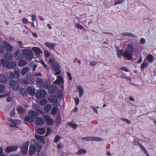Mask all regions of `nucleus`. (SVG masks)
<instances>
[{
  "instance_id": "nucleus-1",
  "label": "nucleus",
  "mask_w": 156,
  "mask_h": 156,
  "mask_svg": "<svg viewBox=\"0 0 156 156\" xmlns=\"http://www.w3.org/2000/svg\"><path fill=\"white\" fill-rule=\"evenodd\" d=\"M133 51L134 49L132 45L131 44H129L127 49L123 53V55L127 60H133L132 54Z\"/></svg>"
},
{
  "instance_id": "nucleus-2",
  "label": "nucleus",
  "mask_w": 156,
  "mask_h": 156,
  "mask_svg": "<svg viewBox=\"0 0 156 156\" xmlns=\"http://www.w3.org/2000/svg\"><path fill=\"white\" fill-rule=\"evenodd\" d=\"M38 114L34 111H30L28 115L25 117L24 121L29 122H33L35 119L38 116Z\"/></svg>"
},
{
  "instance_id": "nucleus-3",
  "label": "nucleus",
  "mask_w": 156,
  "mask_h": 156,
  "mask_svg": "<svg viewBox=\"0 0 156 156\" xmlns=\"http://www.w3.org/2000/svg\"><path fill=\"white\" fill-rule=\"evenodd\" d=\"M2 65L5 67L9 69H12L15 67L16 66V62L13 61H8L5 59L1 60Z\"/></svg>"
},
{
  "instance_id": "nucleus-4",
  "label": "nucleus",
  "mask_w": 156,
  "mask_h": 156,
  "mask_svg": "<svg viewBox=\"0 0 156 156\" xmlns=\"http://www.w3.org/2000/svg\"><path fill=\"white\" fill-rule=\"evenodd\" d=\"M22 52L25 58L28 61H30L34 58V54L32 51L29 49H23Z\"/></svg>"
},
{
  "instance_id": "nucleus-5",
  "label": "nucleus",
  "mask_w": 156,
  "mask_h": 156,
  "mask_svg": "<svg viewBox=\"0 0 156 156\" xmlns=\"http://www.w3.org/2000/svg\"><path fill=\"white\" fill-rule=\"evenodd\" d=\"M48 100L51 103H57L56 105L57 106L60 105L59 103L58 102V98L57 96L56 95H52L48 98Z\"/></svg>"
},
{
  "instance_id": "nucleus-6",
  "label": "nucleus",
  "mask_w": 156,
  "mask_h": 156,
  "mask_svg": "<svg viewBox=\"0 0 156 156\" xmlns=\"http://www.w3.org/2000/svg\"><path fill=\"white\" fill-rule=\"evenodd\" d=\"M51 67L55 71L54 73L55 75H56L61 73L59 65L57 62L52 64Z\"/></svg>"
},
{
  "instance_id": "nucleus-7",
  "label": "nucleus",
  "mask_w": 156,
  "mask_h": 156,
  "mask_svg": "<svg viewBox=\"0 0 156 156\" xmlns=\"http://www.w3.org/2000/svg\"><path fill=\"white\" fill-rule=\"evenodd\" d=\"M9 84L11 87L14 90H18L19 88V85L16 81L11 80L9 82Z\"/></svg>"
},
{
  "instance_id": "nucleus-8",
  "label": "nucleus",
  "mask_w": 156,
  "mask_h": 156,
  "mask_svg": "<svg viewBox=\"0 0 156 156\" xmlns=\"http://www.w3.org/2000/svg\"><path fill=\"white\" fill-rule=\"evenodd\" d=\"M46 94V91L43 89L37 90L35 94L36 97L37 98H41L44 97Z\"/></svg>"
},
{
  "instance_id": "nucleus-9",
  "label": "nucleus",
  "mask_w": 156,
  "mask_h": 156,
  "mask_svg": "<svg viewBox=\"0 0 156 156\" xmlns=\"http://www.w3.org/2000/svg\"><path fill=\"white\" fill-rule=\"evenodd\" d=\"M2 47L4 48L7 51H12L13 50V48L12 46L8 42L5 41L2 42Z\"/></svg>"
},
{
  "instance_id": "nucleus-10",
  "label": "nucleus",
  "mask_w": 156,
  "mask_h": 156,
  "mask_svg": "<svg viewBox=\"0 0 156 156\" xmlns=\"http://www.w3.org/2000/svg\"><path fill=\"white\" fill-rule=\"evenodd\" d=\"M29 144L28 142H26L23 144L21 147V151L24 154H26L27 152Z\"/></svg>"
},
{
  "instance_id": "nucleus-11",
  "label": "nucleus",
  "mask_w": 156,
  "mask_h": 156,
  "mask_svg": "<svg viewBox=\"0 0 156 156\" xmlns=\"http://www.w3.org/2000/svg\"><path fill=\"white\" fill-rule=\"evenodd\" d=\"M9 121L10 123L9 124L10 126L13 127H17V125L21 123V122L19 120H13L11 119H9Z\"/></svg>"
},
{
  "instance_id": "nucleus-12",
  "label": "nucleus",
  "mask_w": 156,
  "mask_h": 156,
  "mask_svg": "<svg viewBox=\"0 0 156 156\" xmlns=\"http://www.w3.org/2000/svg\"><path fill=\"white\" fill-rule=\"evenodd\" d=\"M83 140L88 141H100L101 139L97 137H86L82 138Z\"/></svg>"
},
{
  "instance_id": "nucleus-13",
  "label": "nucleus",
  "mask_w": 156,
  "mask_h": 156,
  "mask_svg": "<svg viewBox=\"0 0 156 156\" xmlns=\"http://www.w3.org/2000/svg\"><path fill=\"white\" fill-rule=\"evenodd\" d=\"M64 83V81L63 78L61 76H58L57 77V79L54 82V83L56 84H62V88L63 87L62 84Z\"/></svg>"
},
{
  "instance_id": "nucleus-14",
  "label": "nucleus",
  "mask_w": 156,
  "mask_h": 156,
  "mask_svg": "<svg viewBox=\"0 0 156 156\" xmlns=\"http://www.w3.org/2000/svg\"><path fill=\"white\" fill-rule=\"evenodd\" d=\"M35 79L33 76H30L24 80L23 83L25 84H29L33 83L35 81Z\"/></svg>"
},
{
  "instance_id": "nucleus-15",
  "label": "nucleus",
  "mask_w": 156,
  "mask_h": 156,
  "mask_svg": "<svg viewBox=\"0 0 156 156\" xmlns=\"http://www.w3.org/2000/svg\"><path fill=\"white\" fill-rule=\"evenodd\" d=\"M44 44L46 46L49 48L51 50H54L56 44L54 43H51L50 42H47L45 43Z\"/></svg>"
},
{
  "instance_id": "nucleus-16",
  "label": "nucleus",
  "mask_w": 156,
  "mask_h": 156,
  "mask_svg": "<svg viewBox=\"0 0 156 156\" xmlns=\"http://www.w3.org/2000/svg\"><path fill=\"white\" fill-rule=\"evenodd\" d=\"M48 124L49 125H52L54 123L53 120L48 115H45L44 117Z\"/></svg>"
},
{
  "instance_id": "nucleus-17",
  "label": "nucleus",
  "mask_w": 156,
  "mask_h": 156,
  "mask_svg": "<svg viewBox=\"0 0 156 156\" xmlns=\"http://www.w3.org/2000/svg\"><path fill=\"white\" fill-rule=\"evenodd\" d=\"M44 122V121L43 119L40 117H38L36 119L35 121V124L36 125H42Z\"/></svg>"
},
{
  "instance_id": "nucleus-18",
  "label": "nucleus",
  "mask_w": 156,
  "mask_h": 156,
  "mask_svg": "<svg viewBox=\"0 0 156 156\" xmlns=\"http://www.w3.org/2000/svg\"><path fill=\"white\" fill-rule=\"evenodd\" d=\"M14 56L17 60L21 59L23 58V55L18 51H16L15 53Z\"/></svg>"
},
{
  "instance_id": "nucleus-19",
  "label": "nucleus",
  "mask_w": 156,
  "mask_h": 156,
  "mask_svg": "<svg viewBox=\"0 0 156 156\" xmlns=\"http://www.w3.org/2000/svg\"><path fill=\"white\" fill-rule=\"evenodd\" d=\"M17 148L16 146H9L5 148V151L7 152H10L16 151Z\"/></svg>"
},
{
  "instance_id": "nucleus-20",
  "label": "nucleus",
  "mask_w": 156,
  "mask_h": 156,
  "mask_svg": "<svg viewBox=\"0 0 156 156\" xmlns=\"http://www.w3.org/2000/svg\"><path fill=\"white\" fill-rule=\"evenodd\" d=\"M57 89V87L55 85H53L49 88L48 91L49 94H52L56 92Z\"/></svg>"
},
{
  "instance_id": "nucleus-21",
  "label": "nucleus",
  "mask_w": 156,
  "mask_h": 156,
  "mask_svg": "<svg viewBox=\"0 0 156 156\" xmlns=\"http://www.w3.org/2000/svg\"><path fill=\"white\" fill-rule=\"evenodd\" d=\"M4 57L5 58L8 60L12 59L13 58V55L9 52H7L4 54Z\"/></svg>"
},
{
  "instance_id": "nucleus-22",
  "label": "nucleus",
  "mask_w": 156,
  "mask_h": 156,
  "mask_svg": "<svg viewBox=\"0 0 156 156\" xmlns=\"http://www.w3.org/2000/svg\"><path fill=\"white\" fill-rule=\"evenodd\" d=\"M43 80L40 78L36 77V85L39 87H41Z\"/></svg>"
},
{
  "instance_id": "nucleus-23",
  "label": "nucleus",
  "mask_w": 156,
  "mask_h": 156,
  "mask_svg": "<svg viewBox=\"0 0 156 156\" xmlns=\"http://www.w3.org/2000/svg\"><path fill=\"white\" fill-rule=\"evenodd\" d=\"M27 90L28 94L30 95H34L35 92L34 88V87L30 86H29L27 87Z\"/></svg>"
},
{
  "instance_id": "nucleus-24",
  "label": "nucleus",
  "mask_w": 156,
  "mask_h": 156,
  "mask_svg": "<svg viewBox=\"0 0 156 156\" xmlns=\"http://www.w3.org/2000/svg\"><path fill=\"white\" fill-rule=\"evenodd\" d=\"M32 50L35 52L36 55H40L43 53L42 51L40 48L33 47Z\"/></svg>"
},
{
  "instance_id": "nucleus-25",
  "label": "nucleus",
  "mask_w": 156,
  "mask_h": 156,
  "mask_svg": "<svg viewBox=\"0 0 156 156\" xmlns=\"http://www.w3.org/2000/svg\"><path fill=\"white\" fill-rule=\"evenodd\" d=\"M36 149L34 145H32L30 146L29 150V154L32 155H33L35 152Z\"/></svg>"
},
{
  "instance_id": "nucleus-26",
  "label": "nucleus",
  "mask_w": 156,
  "mask_h": 156,
  "mask_svg": "<svg viewBox=\"0 0 156 156\" xmlns=\"http://www.w3.org/2000/svg\"><path fill=\"white\" fill-rule=\"evenodd\" d=\"M30 68L27 67H23L22 70L21 74L22 76L25 75L29 70Z\"/></svg>"
},
{
  "instance_id": "nucleus-27",
  "label": "nucleus",
  "mask_w": 156,
  "mask_h": 156,
  "mask_svg": "<svg viewBox=\"0 0 156 156\" xmlns=\"http://www.w3.org/2000/svg\"><path fill=\"white\" fill-rule=\"evenodd\" d=\"M117 54L118 57L121 58L122 56L123 55L122 50H120L119 47H116Z\"/></svg>"
},
{
  "instance_id": "nucleus-28",
  "label": "nucleus",
  "mask_w": 156,
  "mask_h": 156,
  "mask_svg": "<svg viewBox=\"0 0 156 156\" xmlns=\"http://www.w3.org/2000/svg\"><path fill=\"white\" fill-rule=\"evenodd\" d=\"M27 64V62L23 60H20L18 62V65L21 67L26 66Z\"/></svg>"
},
{
  "instance_id": "nucleus-29",
  "label": "nucleus",
  "mask_w": 156,
  "mask_h": 156,
  "mask_svg": "<svg viewBox=\"0 0 156 156\" xmlns=\"http://www.w3.org/2000/svg\"><path fill=\"white\" fill-rule=\"evenodd\" d=\"M7 81V79L4 75L0 74V82L5 83Z\"/></svg>"
},
{
  "instance_id": "nucleus-30",
  "label": "nucleus",
  "mask_w": 156,
  "mask_h": 156,
  "mask_svg": "<svg viewBox=\"0 0 156 156\" xmlns=\"http://www.w3.org/2000/svg\"><path fill=\"white\" fill-rule=\"evenodd\" d=\"M51 105L50 104H47L44 107V111L46 113H48L51 110Z\"/></svg>"
},
{
  "instance_id": "nucleus-31",
  "label": "nucleus",
  "mask_w": 156,
  "mask_h": 156,
  "mask_svg": "<svg viewBox=\"0 0 156 156\" xmlns=\"http://www.w3.org/2000/svg\"><path fill=\"white\" fill-rule=\"evenodd\" d=\"M17 110L20 114H23L24 112V109L22 106H18L17 108Z\"/></svg>"
},
{
  "instance_id": "nucleus-32",
  "label": "nucleus",
  "mask_w": 156,
  "mask_h": 156,
  "mask_svg": "<svg viewBox=\"0 0 156 156\" xmlns=\"http://www.w3.org/2000/svg\"><path fill=\"white\" fill-rule=\"evenodd\" d=\"M147 59L149 62H151L154 60V57L152 55L149 54L147 57Z\"/></svg>"
},
{
  "instance_id": "nucleus-33",
  "label": "nucleus",
  "mask_w": 156,
  "mask_h": 156,
  "mask_svg": "<svg viewBox=\"0 0 156 156\" xmlns=\"http://www.w3.org/2000/svg\"><path fill=\"white\" fill-rule=\"evenodd\" d=\"M20 93L23 96H25L27 95V93L26 90L23 88H21L20 89Z\"/></svg>"
},
{
  "instance_id": "nucleus-34",
  "label": "nucleus",
  "mask_w": 156,
  "mask_h": 156,
  "mask_svg": "<svg viewBox=\"0 0 156 156\" xmlns=\"http://www.w3.org/2000/svg\"><path fill=\"white\" fill-rule=\"evenodd\" d=\"M122 35L123 36H130L132 37H136V35L130 33H125L122 34Z\"/></svg>"
},
{
  "instance_id": "nucleus-35",
  "label": "nucleus",
  "mask_w": 156,
  "mask_h": 156,
  "mask_svg": "<svg viewBox=\"0 0 156 156\" xmlns=\"http://www.w3.org/2000/svg\"><path fill=\"white\" fill-rule=\"evenodd\" d=\"M77 89L79 92V97H81L83 95V88L80 86L77 87Z\"/></svg>"
},
{
  "instance_id": "nucleus-36",
  "label": "nucleus",
  "mask_w": 156,
  "mask_h": 156,
  "mask_svg": "<svg viewBox=\"0 0 156 156\" xmlns=\"http://www.w3.org/2000/svg\"><path fill=\"white\" fill-rule=\"evenodd\" d=\"M48 101L46 99H41L39 101V104L41 105H44L47 103Z\"/></svg>"
},
{
  "instance_id": "nucleus-37",
  "label": "nucleus",
  "mask_w": 156,
  "mask_h": 156,
  "mask_svg": "<svg viewBox=\"0 0 156 156\" xmlns=\"http://www.w3.org/2000/svg\"><path fill=\"white\" fill-rule=\"evenodd\" d=\"M37 132L41 134H43L45 132V129L44 128H39L37 130Z\"/></svg>"
},
{
  "instance_id": "nucleus-38",
  "label": "nucleus",
  "mask_w": 156,
  "mask_h": 156,
  "mask_svg": "<svg viewBox=\"0 0 156 156\" xmlns=\"http://www.w3.org/2000/svg\"><path fill=\"white\" fill-rule=\"evenodd\" d=\"M57 110L58 109L57 107H53L51 111V113L52 115H55L56 114Z\"/></svg>"
},
{
  "instance_id": "nucleus-39",
  "label": "nucleus",
  "mask_w": 156,
  "mask_h": 156,
  "mask_svg": "<svg viewBox=\"0 0 156 156\" xmlns=\"http://www.w3.org/2000/svg\"><path fill=\"white\" fill-rule=\"evenodd\" d=\"M61 122L62 120L61 116L60 115H58L56 119V124L57 125H59L61 124Z\"/></svg>"
},
{
  "instance_id": "nucleus-40",
  "label": "nucleus",
  "mask_w": 156,
  "mask_h": 156,
  "mask_svg": "<svg viewBox=\"0 0 156 156\" xmlns=\"http://www.w3.org/2000/svg\"><path fill=\"white\" fill-rule=\"evenodd\" d=\"M86 151L84 149H81L77 152V154L78 155L81 154L83 153H86Z\"/></svg>"
},
{
  "instance_id": "nucleus-41",
  "label": "nucleus",
  "mask_w": 156,
  "mask_h": 156,
  "mask_svg": "<svg viewBox=\"0 0 156 156\" xmlns=\"http://www.w3.org/2000/svg\"><path fill=\"white\" fill-rule=\"evenodd\" d=\"M35 137L36 138L40 140L43 144L44 143V139L42 136L38 135H36Z\"/></svg>"
},
{
  "instance_id": "nucleus-42",
  "label": "nucleus",
  "mask_w": 156,
  "mask_h": 156,
  "mask_svg": "<svg viewBox=\"0 0 156 156\" xmlns=\"http://www.w3.org/2000/svg\"><path fill=\"white\" fill-rule=\"evenodd\" d=\"M61 139V137L59 135H56L54 141L55 143H57Z\"/></svg>"
},
{
  "instance_id": "nucleus-43",
  "label": "nucleus",
  "mask_w": 156,
  "mask_h": 156,
  "mask_svg": "<svg viewBox=\"0 0 156 156\" xmlns=\"http://www.w3.org/2000/svg\"><path fill=\"white\" fill-rule=\"evenodd\" d=\"M138 145L141 148L142 151H143L144 153H147V151L146 149L140 143L138 144Z\"/></svg>"
},
{
  "instance_id": "nucleus-44",
  "label": "nucleus",
  "mask_w": 156,
  "mask_h": 156,
  "mask_svg": "<svg viewBox=\"0 0 156 156\" xmlns=\"http://www.w3.org/2000/svg\"><path fill=\"white\" fill-rule=\"evenodd\" d=\"M43 86L44 88H48L50 86V83L46 81L44 83Z\"/></svg>"
},
{
  "instance_id": "nucleus-45",
  "label": "nucleus",
  "mask_w": 156,
  "mask_h": 156,
  "mask_svg": "<svg viewBox=\"0 0 156 156\" xmlns=\"http://www.w3.org/2000/svg\"><path fill=\"white\" fill-rule=\"evenodd\" d=\"M148 63L147 62L143 63L141 66V69L142 70H143L145 67L147 66Z\"/></svg>"
},
{
  "instance_id": "nucleus-46",
  "label": "nucleus",
  "mask_w": 156,
  "mask_h": 156,
  "mask_svg": "<svg viewBox=\"0 0 156 156\" xmlns=\"http://www.w3.org/2000/svg\"><path fill=\"white\" fill-rule=\"evenodd\" d=\"M44 53L45 57H48L50 55V53L49 51L47 50H44Z\"/></svg>"
},
{
  "instance_id": "nucleus-47",
  "label": "nucleus",
  "mask_w": 156,
  "mask_h": 156,
  "mask_svg": "<svg viewBox=\"0 0 156 156\" xmlns=\"http://www.w3.org/2000/svg\"><path fill=\"white\" fill-rule=\"evenodd\" d=\"M37 148L36 150L38 152H39L42 149V146L41 145H39L38 144L36 146Z\"/></svg>"
},
{
  "instance_id": "nucleus-48",
  "label": "nucleus",
  "mask_w": 156,
  "mask_h": 156,
  "mask_svg": "<svg viewBox=\"0 0 156 156\" xmlns=\"http://www.w3.org/2000/svg\"><path fill=\"white\" fill-rule=\"evenodd\" d=\"M55 59L53 58H50L49 60V63L51 64V65L52 64H53L54 63H55Z\"/></svg>"
},
{
  "instance_id": "nucleus-49",
  "label": "nucleus",
  "mask_w": 156,
  "mask_h": 156,
  "mask_svg": "<svg viewBox=\"0 0 156 156\" xmlns=\"http://www.w3.org/2000/svg\"><path fill=\"white\" fill-rule=\"evenodd\" d=\"M14 73L15 74L16 78L17 79H19L20 76L19 72L17 71H15Z\"/></svg>"
},
{
  "instance_id": "nucleus-50",
  "label": "nucleus",
  "mask_w": 156,
  "mask_h": 156,
  "mask_svg": "<svg viewBox=\"0 0 156 156\" xmlns=\"http://www.w3.org/2000/svg\"><path fill=\"white\" fill-rule=\"evenodd\" d=\"M68 125L69 126L72 127L74 129H76L77 127L76 125V124L72 123H71V122L69 123H68Z\"/></svg>"
},
{
  "instance_id": "nucleus-51",
  "label": "nucleus",
  "mask_w": 156,
  "mask_h": 156,
  "mask_svg": "<svg viewBox=\"0 0 156 156\" xmlns=\"http://www.w3.org/2000/svg\"><path fill=\"white\" fill-rule=\"evenodd\" d=\"M125 0H120L116 1L114 3V5H115L118 4H121Z\"/></svg>"
},
{
  "instance_id": "nucleus-52",
  "label": "nucleus",
  "mask_w": 156,
  "mask_h": 156,
  "mask_svg": "<svg viewBox=\"0 0 156 156\" xmlns=\"http://www.w3.org/2000/svg\"><path fill=\"white\" fill-rule=\"evenodd\" d=\"M42 76V74L40 73H35L34 74V76L36 78V77H38L37 76Z\"/></svg>"
},
{
  "instance_id": "nucleus-53",
  "label": "nucleus",
  "mask_w": 156,
  "mask_h": 156,
  "mask_svg": "<svg viewBox=\"0 0 156 156\" xmlns=\"http://www.w3.org/2000/svg\"><path fill=\"white\" fill-rule=\"evenodd\" d=\"M121 120L123 121H125L128 124L131 123V122L129 120L127 119H125L123 118L121 119Z\"/></svg>"
},
{
  "instance_id": "nucleus-54",
  "label": "nucleus",
  "mask_w": 156,
  "mask_h": 156,
  "mask_svg": "<svg viewBox=\"0 0 156 156\" xmlns=\"http://www.w3.org/2000/svg\"><path fill=\"white\" fill-rule=\"evenodd\" d=\"M4 90V86L2 84H0V93L2 92Z\"/></svg>"
},
{
  "instance_id": "nucleus-55",
  "label": "nucleus",
  "mask_w": 156,
  "mask_h": 156,
  "mask_svg": "<svg viewBox=\"0 0 156 156\" xmlns=\"http://www.w3.org/2000/svg\"><path fill=\"white\" fill-rule=\"evenodd\" d=\"M15 111L14 109L12 110L10 113V115L11 117H13L15 115Z\"/></svg>"
},
{
  "instance_id": "nucleus-56",
  "label": "nucleus",
  "mask_w": 156,
  "mask_h": 156,
  "mask_svg": "<svg viewBox=\"0 0 156 156\" xmlns=\"http://www.w3.org/2000/svg\"><path fill=\"white\" fill-rule=\"evenodd\" d=\"M120 77L121 78H125L128 80H130L131 79V77H127L124 76H121Z\"/></svg>"
},
{
  "instance_id": "nucleus-57",
  "label": "nucleus",
  "mask_w": 156,
  "mask_h": 156,
  "mask_svg": "<svg viewBox=\"0 0 156 156\" xmlns=\"http://www.w3.org/2000/svg\"><path fill=\"white\" fill-rule=\"evenodd\" d=\"M22 22L24 24H27L28 22V20L25 18H23L22 19Z\"/></svg>"
},
{
  "instance_id": "nucleus-58",
  "label": "nucleus",
  "mask_w": 156,
  "mask_h": 156,
  "mask_svg": "<svg viewBox=\"0 0 156 156\" xmlns=\"http://www.w3.org/2000/svg\"><path fill=\"white\" fill-rule=\"evenodd\" d=\"M10 78L13 79L14 78H16L15 76V74L13 73H11L10 75Z\"/></svg>"
},
{
  "instance_id": "nucleus-59",
  "label": "nucleus",
  "mask_w": 156,
  "mask_h": 156,
  "mask_svg": "<svg viewBox=\"0 0 156 156\" xmlns=\"http://www.w3.org/2000/svg\"><path fill=\"white\" fill-rule=\"evenodd\" d=\"M145 42V40L144 38H142L140 39V42L142 44H144Z\"/></svg>"
},
{
  "instance_id": "nucleus-60",
  "label": "nucleus",
  "mask_w": 156,
  "mask_h": 156,
  "mask_svg": "<svg viewBox=\"0 0 156 156\" xmlns=\"http://www.w3.org/2000/svg\"><path fill=\"white\" fill-rule=\"evenodd\" d=\"M31 20L33 22L36 20V18L35 15H33L31 16Z\"/></svg>"
},
{
  "instance_id": "nucleus-61",
  "label": "nucleus",
  "mask_w": 156,
  "mask_h": 156,
  "mask_svg": "<svg viewBox=\"0 0 156 156\" xmlns=\"http://www.w3.org/2000/svg\"><path fill=\"white\" fill-rule=\"evenodd\" d=\"M121 69L126 72L129 71V69L125 67H122L121 68Z\"/></svg>"
},
{
  "instance_id": "nucleus-62",
  "label": "nucleus",
  "mask_w": 156,
  "mask_h": 156,
  "mask_svg": "<svg viewBox=\"0 0 156 156\" xmlns=\"http://www.w3.org/2000/svg\"><path fill=\"white\" fill-rule=\"evenodd\" d=\"M96 65V63L94 61H90V65L91 66H95Z\"/></svg>"
},
{
  "instance_id": "nucleus-63",
  "label": "nucleus",
  "mask_w": 156,
  "mask_h": 156,
  "mask_svg": "<svg viewBox=\"0 0 156 156\" xmlns=\"http://www.w3.org/2000/svg\"><path fill=\"white\" fill-rule=\"evenodd\" d=\"M58 95L60 97H62V96L63 95V93L61 91H60V90L58 91Z\"/></svg>"
},
{
  "instance_id": "nucleus-64",
  "label": "nucleus",
  "mask_w": 156,
  "mask_h": 156,
  "mask_svg": "<svg viewBox=\"0 0 156 156\" xmlns=\"http://www.w3.org/2000/svg\"><path fill=\"white\" fill-rule=\"evenodd\" d=\"M4 51V48H3L2 47H1L0 48V54L3 53Z\"/></svg>"
}]
</instances>
